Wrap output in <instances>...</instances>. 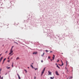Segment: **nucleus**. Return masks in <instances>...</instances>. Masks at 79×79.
I'll use <instances>...</instances> for the list:
<instances>
[{
	"label": "nucleus",
	"instance_id": "obj_1",
	"mask_svg": "<svg viewBox=\"0 0 79 79\" xmlns=\"http://www.w3.org/2000/svg\"><path fill=\"white\" fill-rule=\"evenodd\" d=\"M47 32H48V34H50L53 32V31L50 30H48L47 31Z\"/></svg>",
	"mask_w": 79,
	"mask_h": 79
},
{
	"label": "nucleus",
	"instance_id": "obj_2",
	"mask_svg": "<svg viewBox=\"0 0 79 79\" xmlns=\"http://www.w3.org/2000/svg\"><path fill=\"white\" fill-rule=\"evenodd\" d=\"M47 36H48V37H49L50 38H52V35H51V34L49 33L47 34Z\"/></svg>",
	"mask_w": 79,
	"mask_h": 79
},
{
	"label": "nucleus",
	"instance_id": "obj_3",
	"mask_svg": "<svg viewBox=\"0 0 79 79\" xmlns=\"http://www.w3.org/2000/svg\"><path fill=\"white\" fill-rule=\"evenodd\" d=\"M48 73H49L48 75H52V72L48 71Z\"/></svg>",
	"mask_w": 79,
	"mask_h": 79
},
{
	"label": "nucleus",
	"instance_id": "obj_4",
	"mask_svg": "<svg viewBox=\"0 0 79 79\" xmlns=\"http://www.w3.org/2000/svg\"><path fill=\"white\" fill-rule=\"evenodd\" d=\"M56 75H57V76H59V74H58V71H56Z\"/></svg>",
	"mask_w": 79,
	"mask_h": 79
},
{
	"label": "nucleus",
	"instance_id": "obj_5",
	"mask_svg": "<svg viewBox=\"0 0 79 79\" xmlns=\"http://www.w3.org/2000/svg\"><path fill=\"white\" fill-rule=\"evenodd\" d=\"M17 75L19 79H21V78L20 77V76H19V74H18V73H17Z\"/></svg>",
	"mask_w": 79,
	"mask_h": 79
},
{
	"label": "nucleus",
	"instance_id": "obj_6",
	"mask_svg": "<svg viewBox=\"0 0 79 79\" xmlns=\"http://www.w3.org/2000/svg\"><path fill=\"white\" fill-rule=\"evenodd\" d=\"M5 60H6V58H5L4 59V60H3V62H2V64H3V63H4V61H5Z\"/></svg>",
	"mask_w": 79,
	"mask_h": 79
},
{
	"label": "nucleus",
	"instance_id": "obj_7",
	"mask_svg": "<svg viewBox=\"0 0 79 79\" xmlns=\"http://www.w3.org/2000/svg\"><path fill=\"white\" fill-rule=\"evenodd\" d=\"M37 53V52H34L33 54H35V55H36V54Z\"/></svg>",
	"mask_w": 79,
	"mask_h": 79
},
{
	"label": "nucleus",
	"instance_id": "obj_8",
	"mask_svg": "<svg viewBox=\"0 0 79 79\" xmlns=\"http://www.w3.org/2000/svg\"><path fill=\"white\" fill-rule=\"evenodd\" d=\"M56 67H57V68H59V69H60V67H59L58 65H56Z\"/></svg>",
	"mask_w": 79,
	"mask_h": 79
},
{
	"label": "nucleus",
	"instance_id": "obj_9",
	"mask_svg": "<svg viewBox=\"0 0 79 79\" xmlns=\"http://www.w3.org/2000/svg\"><path fill=\"white\" fill-rule=\"evenodd\" d=\"M44 54H45V53L44 52L43 53V54L41 55V56H43Z\"/></svg>",
	"mask_w": 79,
	"mask_h": 79
},
{
	"label": "nucleus",
	"instance_id": "obj_10",
	"mask_svg": "<svg viewBox=\"0 0 79 79\" xmlns=\"http://www.w3.org/2000/svg\"><path fill=\"white\" fill-rule=\"evenodd\" d=\"M2 59H3V57H2L0 59V60H1V61H2Z\"/></svg>",
	"mask_w": 79,
	"mask_h": 79
},
{
	"label": "nucleus",
	"instance_id": "obj_11",
	"mask_svg": "<svg viewBox=\"0 0 79 79\" xmlns=\"http://www.w3.org/2000/svg\"><path fill=\"white\" fill-rule=\"evenodd\" d=\"M44 10V9H42L41 10V12H43V10Z\"/></svg>",
	"mask_w": 79,
	"mask_h": 79
},
{
	"label": "nucleus",
	"instance_id": "obj_12",
	"mask_svg": "<svg viewBox=\"0 0 79 79\" xmlns=\"http://www.w3.org/2000/svg\"><path fill=\"white\" fill-rule=\"evenodd\" d=\"M19 57H18L16 59V60H19Z\"/></svg>",
	"mask_w": 79,
	"mask_h": 79
},
{
	"label": "nucleus",
	"instance_id": "obj_13",
	"mask_svg": "<svg viewBox=\"0 0 79 79\" xmlns=\"http://www.w3.org/2000/svg\"><path fill=\"white\" fill-rule=\"evenodd\" d=\"M31 66L32 67V68H33V69H34V67H33V66L32 65H31Z\"/></svg>",
	"mask_w": 79,
	"mask_h": 79
},
{
	"label": "nucleus",
	"instance_id": "obj_14",
	"mask_svg": "<svg viewBox=\"0 0 79 79\" xmlns=\"http://www.w3.org/2000/svg\"><path fill=\"white\" fill-rule=\"evenodd\" d=\"M10 53H12L13 52V50H10Z\"/></svg>",
	"mask_w": 79,
	"mask_h": 79
},
{
	"label": "nucleus",
	"instance_id": "obj_15",
	"mask_svg": "<svg viewBox=\"0 0 79 79\" xmlns=\"http://www.w3.org/2000/svg\"><path fill=\"white\" fill-rule=\"evenodd\" d=\"M35 70H37V69H37V68H34Z\"/></svg>",
	"mask_w": 79,
	"mask_h": 79
},
{
	"label": "nucleus",
	"instance_id": "obj_16",
	"mask_svg": "<svg viewBox=\"0 0 79 79\" xmlns=\"http://www.w3.org/2000/svg\"><path fill=\"white\" fill-rule=\"evenodd\" d=\"M7 69H10V67H8H8H7Z\"/></svg>",
	"mask_w": 79,
	"mask_h": 79
},
{
	"label": "nucleus",
	"instance_id": "obj_17",
	"mask_svg": "<svg viewBox=\"0 0 79 79\" xmlns=\"http://www.w3.org/2000/svg\"><path fill=\"white\" fill-rule=\"evenodd\" d=\"M14 42L15 43V44H17V45H18V43L15 42Z\"/></svg>",
	"mask_w": 79,
	"mask_h": 79
},
{
	"label": "nucleus",
	"instance_id": "obj_18",
	"mask_svg": "<svg viewBox=\"0 0 79 79\" xmlns=\"http://www.w3.org/2000/svg\"><path fill=\"white\" fill-rule=\"evenodd\" d=\"M45 51L46 52H49V51H48L47 50H46Z\"/></svg>",
	"mask_w": 79,
	"mask_h": 79
},
{
	"label": "nucleus",
	"instance_id": "obj_19",
	"mask_svg": "<svg viewBox=\"0 0 79 79\" xmlns=\"http://www.w3.org/2000/svg\"><path fill=\"white\" fill-rule=\"evenodd\" d=\"M46 68V67H45L44 69H43V71H45V69Z\"/></svg>",
	"mask_w": 79,
	"mask_h": 79
},
{
	"label": "nucleus",
	"instance_id": "obj_20",
	"mask_svg": "<svg viewBox=\"0 0 79 79\" xmlns=\"http://www.w3.org/2000/svg\"><path fill=\"white\" fill-rule=\"evenodd\" d=\"M63 64H64L63 63H62L61 65V66H63Z\"/></svg>",
	"mask_w": 79,
	"mask_h": 79
},
{
	"label": "nucleus",
	"instance_id": "obj_21",
	"mask_svg": "<svg viewBox=\"0 0 79 79\" xmlns=\"http://www.w3.org/2000/svg\"><path fill=\"white\" fill-rule=\"evenodd\" d=\"M13 62L12 63V67H13Z\"/></svg>",
	"mask_w": 79,
	"mask_h": 79
},
{
	"label": "nucleus",
	"instance_id": "obj_22",
	"mask_svg": "<svg viewBox=\"0 0 79 79\" xmlns=\"http://www.w3.org/2000/svg\"><path fill=\"white\" fill-rule=\"evenodd\" d=\"M50 79H53V77H50Z\"/></svg>",
	"mask_w": 79,
	"mask_h": 79
},
{
	"label": "nucleus",
	"instance_id": "obj_23",
	"mask_svg": "<svg viewBox=\"0 0 79 79\" xmlns=\"http://www.w3.org/2000/svg\"><path fill=\"white\" fill-rule=\"evenodd\" d=\"M50 56H48V59H50Z\"/></svg>",
	"mask_w": 79,
	"mask_h": 79
},
{
	"label": "nucleus",
	"instance_id": "obj_24",
	"mask_svg": "<svg viewBox=\"0 0 79 79\" xmlns=\"http://www.w3.org/2000/svg\"><path fill=\"white\" fill-rule=\"evenodd\" d=\"M52 59H53V60H54V59H55V57H52Z\"/></svg>",
	"mask_w": 79,
	"mask_h": 79
},
{
	"label": "nucleus",
	"instance_id": "obj_25",
	"mask_svg": "<svg viewBox=\"0 0 79 79\" xmlns=\"http://www.w3.org/2000/svg\"><path fill=\"white\" fill-rule=\"evenodd\" d=\"M42 75H43V73H42L41 74V76H42Z\"/></svg>",
	"mask_w": 79,
	"mask_h": 79
},
{
	"label": "nucleus",
	"instance_id": "obj_26",
	"mask_svg": "<svg viewBox=\"0 0 79 79\" xmlns=\"http://www.w3.org/2000/svg\"><path fill=\"white\" fill-rule=\"evenodd\" d=\"M12 2H10L11 5L12 4Z\"/></svg>",
	"mask_w": 79,
	"mask_h": 79
},
{
	"label": "nucleus",
	"instance_id": "obj_27",
	"mask_svg": "<svg viewBox=\"0 0 79 79\" xmlns=\"http://www.w3.org/2000/svg\"><path fill=\"white\" fill-rule=\"evenodd\" d=\"M7 52H8V51H6V52H5V53H7Z\"/></svg>",
	"mask_w": 79,
	"mask_h": 79
},
{
	"label": "nucleus",
	"instance_id": "obj_28",
	"mask_svg": "<svg viewBox=\"0 0 79 79\" xmlns=\"http://www.w3.org/2000/svg\"><path fill=\"white\" fill-rule=\"evenodd\" d=\"M24 70H25L26 72V73H27V70H26L24 69Z\"/></svg>",
	"mask_w": 79,
	"mask_h": 79
},
{
	"label": "nucleus",
	"instance_id": "obj_29",
	"mask_svg": "<svg viewBox=\"0 0 79 79\" xmlns=\"http://www.w3.org/2000/svg\"><path fill=\"white\" fill-rule=\"evenodd\" d=\"M41 62L42 63H43V60H41Z\"/></svg>",
	"mask_w": 79,
	"mask_h": 79
},
{
	"label": "nucleus",
	"instance_id": "obj_30",
	"mask_svg": "<svg viewBox=\"0 0 79 79\" xmlns=\"http://www.w3.org/2000/svg\"><path fill=\"white\" fill-rule=\"evenodd\" d=\"M59 65V66H62L60 64H58Z\"/></svg>",
	"mask_w": 79,
	"mask_h": 79
},
{
	"label": "nucleus",
	"instance_id": "obj_31",
	"mask_svg": "<svg viewBox=\"0 0 79 79\" xmlns=\"http://www.w3.org/2000/svg\"><path fill=\"white\" fill-rule=\"evenodd\" d=\"M13 48H11L10 50H12Z\"/></svg>",
	"mask_w": 79,
	"mask_h": 79
},
{
	"label": "nucleus",
	"instance_id": "obj_32",
	"mask_svg": "<svg viewBox=\"0 0 79 79\" xmlns=\"http://www.w3.org/2000/svg\"><path fill=\"white\" fill-rule=\"evenodd\" d=\"M1 71H2V69H0V71L1 72Z\"/></svg>",
	"mask_w": 79,
	"mask_h": 79
},
{
	"label": "nucleus",
	"instance_id": "obj_33",
	"mask_svg": "<svg viewBox=\"0 0 79 79\" xmlns=\"http://www.w3.org/2000/svg\"><path fill=\"white\" fill-rule=\"evenodd\" d=\"M11 53L10 52L9 53V55H11Z\"/></svg>",
	"mask_w": 79,
	"mask_h": 79
},
{
	"label": "nucleus",
	"instance_id": "obj_34",
	"mask_svg": "<svg viewBox=\"0 0 79 79\" xmlns=\"http://www.w3.org/2000/svg\"><path fill=\"white\" fill-rule=\"evenodd\" d=\"M53 57H55V55H53Z\"/></svg>",
	"mask_w": 79,
	"mask_h": 79
},
{
	"label": "nucleus",
	"instance_id": "obj_35",
	"mask_svg": "<svg viewBox=\"0 0 79 79\" xmlns=\"http://www.w3.org/2000/svg\"><path fill=\"white\" fill-rule=\"evenodd\" d=\"M51 61H53V59H51Z\"/></svg>",
	"mask_w": 79,
	"mask_h": 79
},
{
	"label": "nucleus",
	"instance_id": "obj_36",
	"mask_svg": "<svg viewBox=\"0 0 79 79\" xmlns=\"http://www.w3.org/2000/svg\"><path fill=\"white\" fill-rule=\"evenodd\" d=\"M8 62H9V61H10V60H7Z\"/></svg>",
	"mask_w": 79,
	"mask_h": 79
},
{
	"label": "nucleus",
	"instance_id": "obj_37",
	"mask_svg": "<svg viewBox=\"0 0 79 79\" xmlns=\"http://www.w3.org/2000/svg\"><path fill=\"white\" fill-rule=\"evenodd\" d=\"M8 74V73H6L5 74V75H6Z\"/></svg>",
	"mask_w": 79,
	"mask_h": 79
},
{
	"label": "nucleus",
	"instance_id": "obj_38",
	"mask_svg": "<svg viewBox=\"0 0 79 79\" xmlns=\"http://www.w3.org/2000/svg\"><path fill=\"white\" fill-rule=\"evenodd\" d=\"M61 62L62 63H63V61H62L61 60Z\"/></svg>",
	"mask_w": 79,
	"mask_h": 79
},
{
	"label": "nucleus",
	"instance_id": "obj_39",
	"mask_svg": "<svg viewBox=\"0 0 79 79\" xmlns=\"http://www.w3.org/2000/svg\"><path fill=\"white\" fill-rule=\"evenodd\" d=\"M3 77H1V79H3Z\"/></svg>",
	"mask_w": 79,
	"mask_h": 79
},
{
	"label": "nucleus",
	"instance_id": "obj_40",
	"mask_svg": "<svg viewBox=\"0 0 79 79\" xmlns=\"http://www.w3.org/2000/svg\"><path fill=\"white\" fill-rule=\"evenodd\" d=\"M36 77L35 76L34 79H35Z\"/></svg>",
	"mask_w": 79,
	"mask_h": 79
},
{
	"label": "nucleus",
	"instance_id": "obj_41",
	"mask_svg": "<svg viewBox=\"0 0 79 79\" xmlns=\"http://www.w3.org/2000/svg\"><path fill=\"white\" fill-rule=\"evenodd\" d=\"M59 62V60H58L57 61V62Z\"/></svg>",
	"mask_w": 79,
	"mask_h": 79
},
{
	"label": "nucleus",
	"instance_id": "obj_42",
	"mask_svg": "<svg viewBox=\"0 0 79 79\" xmlns=\"http://www.w3.org/2000/svg\"><path fill=\"white\" fill-rule=\"evenodd\" d=\"M52 52H52V51H50V53H52Z\"/></svg>",
	"mask_w": 79,
	"mask_h": 79
},
{
	"label": "nucleus",
	"instance_id": "obj_43",
	"mask_svg": "<svg viewBox=\"0 0 79 79\" xmlns=\"http://www.w3.org/2000/svg\"><path fill=\"white\" fill-rule=\"evenodd\" d=\"M44 73L43 72H42L41 73H42V74H44Z\"/></svg>",
	"mask_w": 79,
	"mask_h": 79
},
{
	"label": "nucleus",
	"instance_id": "obj_44",
	"mask_svg": "<svg viewBox=\"0 0 79 79\" xmlns=\"http://www.w3.org/2000/svg\"><path fill=\"white\" fill-rule=\"evenodd\" d=\"M8 59L9 60L10 59V57H8Z\"/></svg>",
	"mask_w": 79,
	"mask_h": 79
},
{
	"label": "nucleus",
	"instance_id": "obj_45",
	"mask_svg": "<svg viewBox=\"0 0 79 79\" xmlns=\"http://www.w3.org/2000/svg\"><path fill=\"white\" fill-rule=\"evenodd\" d=\"M67 71H68V72H69V71H68V69H67Z\"/></svg>",
	"mask_w": 79,
	"mask_h": 79
},
{
	"label": "nucleus",
	"instance_id": "obj_46",
	"mask_svg": "<svg viewBox=\"0 0 79 79\" xmlns=\"http://www.w3.org/2000/svg\"><path fill=\"white\" fill-rule=\"evenodd\" d=\"M44 70H43L42 72H43V73H44Z\"/></svg>",
	"mask_w": 79,
	"mask_h": 79
},
{
	"label": "nucleus",
	"instance_id": "obj_47",
	"mask_svg": "<svg viewBox=\"0 0 79 79\" xmlns=\"http://www.w3.org/2000/svg\"><path fill=\"white\" fill-rule=\"evenodd\" d=\"M70 78H73V77H70Z\"/></svg>",
	"mask_w": 79,
	"mask_h": 79
},
{
	"label": "nucleus",
	"instance_id": "obj_48",
	"mask_svg": "<svg viewBox=\"0 0 79 79\" xmlns=\"http://www.w3.org/2000/svg\"><path fill=\"white\" fill-rule=\"evenodd\" d=\"M13 47H14V46H12L11 48H13Z\"/></svg>",
	"mask_w": 79,
	"mask_h": 79
},
{
	"label": "nucleus",
	"instance_id": "obj_49",
	"mask_svg": "<svg viewBox=\"0 0 79 79\" xmlns=\"http://www.w3.org/2000/svg\"><path fill=\"white\" fill-rule=\"evenodd\" d=\"M1 55H2V54H0V56H1Z\"/></svg>",
	"mask_w": 79,
	"mask_h": 79
},
{
	"label": "nucleus",
	"instance_id": "obj_50",
	"mask_svg": "<svg viewBox=\"0 0 79 79\" xmlns=\"http://www.w3.org/2000/svg\"><path fill=\"white\" fill-rule=\"evenodd\" d=\"M56 66H57V65H58V64L56 63Z\"/></svg>",
	"mask_w": 79,
	"mask_h": 79
},
{
	"label": "nucleus",
	"instance_id": "obj_51",
	"mask_svg": "<svg viewBox=\"0 0 79 79\" xmlns=\"http://www.w3.org/2000/svg\"><path fill=\"white\" fill-rule=\"evenodd\" d=\"M12 58H12V57H11V58H10L11 60V59H12Z\"/></svg>",
	"mask_w": 79,
	"mask_h": 79
},
{
	"label": "nucleus",
	"instance_id": "obj_52",
	"mask_svg": "<svg viewBox=\"0 0 79 79\" xmlns=\"http://www.w3.org/2000/svg\"><path fill=\"white\" fill-rule=\"evenodd\" d=\"M65 69H67V68H66V67H65Z\"/></svg>",
	"mask_w": 79,
	"mask_h": 79
},
{
	"label": "nucleus",
	"instance_id": "obj_53",
	"mask_svg": "<svg viewBox=\"0 0 79 79\" xmlns=\"http://www.w3.org/2000/svg\"><path fill=\"white\" fill-rule=\"evenodd\" d=\"M1 61H2V60H0V63L1 62Z\"/></svg>",
	"mask_w": 79,
	"mask_h": 79
},
{
	"label": "nucleus",
	"instance_id": "obj_54",
	"mask_svg": "<svg viewBox=\"0 0 79 79\" xmlns=\"http://www.w3.org/2000/svg\"><path fill=\"white\" fill-rule=\"evenodd\" d=\"M34 64V63H31V64Z\"/></svg>",
	"mask_w": 79,
	"mask_h": 79
},
{
	"label": "nucleus",
	"instance_id": "obj_55",
	"mask_svg": "<svg viewBox=\"0 0 79 79\" xmlns=\"http://www.w3.org/2000/svg\"><path fill=\"white\" fill-rule=\"evenodd\" d=\"M52 78H53V79H54V78H55V77H52Z\"/></svg>",
	"mask_w": 79,
	"mask_h": 79
},
{
	"label": "nucleus",
	"instance_id": "obj_56",
	"mask_svg": "<svg viewBox=\"0 0 79 79\" xmlns=\"http://www.w3.org/2000/svg\"><path fill=\"white\" fill-rule=\"evenodd\" d=\"M1 78V76H0V79Z\"/></svg>",
	"mask_w": 79,
	"mask_h": 79
},
{
	"label": "nucleus",
	"instance_id": "obj_57",
	"mask_svg": "<svg viewBox=\"0 0 79 79\" xmlns=\"http://www.w3.org/2000/svg\"><path fill=\"white\" fill-rule=\"evenodd\" d=\"M67 64H68V63H67V62H66V64H67Z\"/></svg>",
	"mask_w": 79,
	"mask_h": 79
},
{
	"label": "nucleus",
	"instance_id": "obj_58",
	"mask_svg": "<svg viewBox=\"0 0 79 79\" xmlns=\"http://www.w3.org/2000/svg\"><path fill=\"white\" fill-rule=\"evenodd\" d=\"M29 68V67H28V68Z\"/></svg>",
	"mask_w": 79,
	"mask_h": 79
},
{
	"label": "nucleus",
	"instance_id": "obj_59",
	"mask_svg": "<svg viewBox=\"0 0 79 79\" xmlns=\"http://www.w3.org/2000/svg\"><path fill=\"white\" fill-rule=\"evenodd\" d=\"M2 46H4V45H2Z\"/></svg>",
	"mask_w": 79,
	"mask_h": 79
},
{
	"label": "nucleus",
	"instance_id": "obj_60",
	"mask_svg": "<svg viewBox=\"0 0 79 79\" xmlns=\"http://www.w3.org/2000/svg\"><path fill=\"white\" fill-rule=\"evenodd\" d=\"M0 74H1V72H0Z\"/></svg>",
	"mask_w": 79,
	"mask_h": 79
},
{
	"label": "nucleus",
	"instance_id": "obj_61",
	"mask_svg": "<svg viewBox=\"0 0 79 79\" xmlns=\"http://www.w3.org/2000/svg\"><path fill=\"white\" fill-rule=\"evenodd\" d=\"M62 54H63V53H62Z\"/></svg>",
	"mask_w": 79,
	"mask_h": 79
},
{
	"label": "nucleus",
	"instance_id": "obj_62",
	"mask_svg": "<svg viewBox=\"0 0 79 79\" xmlns=\"http://www.w3.org/2000/svg\"><path fill=\"white\" fill-rule=\"evenodd\" d=\"M11 55H10V56H11Z\"/></svg>",
	"mask_w": 79,
	"mask_h": 79
},
{
	"label": "nucleus",
	"instance_id": "obj_63",
	"mask_svg": "<svg viewBox=\"0 0 79 79\" xmlns=\"http://www.w3.org/2000/svg\"><path fill=\"white\" fill-rule=\"evenodd\" d=\"M67 79H68V78H67Z\"/></svg>",
	"mask_w": 79,
	"mask_h": 79
}]
</instances>
